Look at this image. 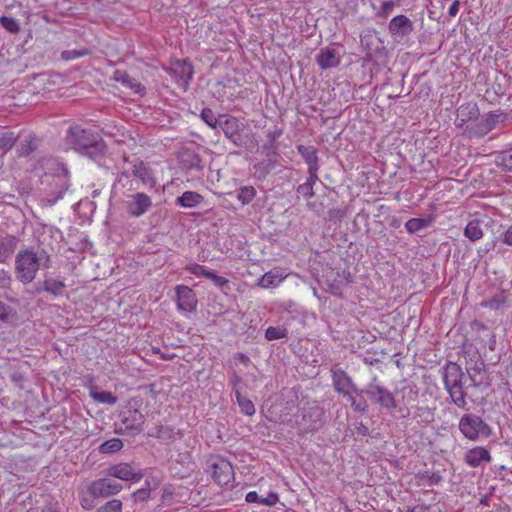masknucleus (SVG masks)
I'll use <instances>...</instances> for the list:
<instances>
[{
	"label": "nucleus",
	"mask_w": 512,
	"mask_h": 512,
	"mask_svg": "<svg viewBox=\"0 0 512 512\" xmlns=\"http://www.w3.org/2000/svg\"><path fill=\"white\" fill-rule=\"evenodd\" d=\"M480 116V111L476 103L468 102L460 105L456 111L455 125L458 128L467 130V125H470L474 120Z\"/></svg>",
	"instance_id": "13"
},
{
	"label": "nucleus",
	"mask_w": 512,
	"mask_h": 512,
	"mask_svg": "<svg viewBox=\"0 0 512 512\" xmlns=\"http://www.w3.org/2000/svg\"><path fill=\"white\" fill-rule=\"evenodd\" d=\"M203 197L194 191H186L176 199V204L184 208H194L198 206Z\"/></svg>",
	"instance_id": "28"
},
{
	"label": "nucleus",
	"mask_w": 512,
	"mask_h": 512,
	"mask_svg": "<svg viewBox=\"0 0 512 512\" xmlns=\"http://www.w3.org/2000/svg\"><path fill=\"white\" fill-rule=\"evenodd\" d=\"M316 62L323 70L337 67L341 62L339 52L331 46L321 48L316 56Z\"/></svg>",
	"instance_id": "19"
},
{
	"label": "nucleus",
	"mask_w": 512,
	"mask_h": 512,
	"mask_svg": "<svg viewBox=\"0 0 512 512\" xmlns=\"http://www.w3.org/2000/svg\"><path fill=\"white\" fill-rule=\"evenodd\" d=\"M319 168H308V178L306 183H310L314 187L315 183L319 180L318 178Z\"/></svg>",
	"instance_id": "57"
},
{
	"label": "nucleus",
	"mask_w": 512,
	"mask_h": 512,
	"mask_svg": "<svg viewBox=\"0 0 512 512\" xmlns=\"http://www.w3.org/2000/svg\"><path fill=\"white\" fill-rule=\"evenodd\" d=\"M236 400L241 411L248 416H252L255 413V406L253 402L247 397L241 394V391H236Z\"/></svg>",
	"instance_id": "34"
},
{
	"label": "nucleus",
	"mask_w": 512,
	"mask_h": 512,
	"mask_svg": "<svg viewBox=\"0 0 512 512\" xmlns=\"http://www.w3.org/2000/svg\"><path fill=\"white\" fill-rule=\"evenodd\" d=\"M81 505L86 510H89L93 507L92 501L86 498L82 499Z\"/></svg>",
	"instance_id": "63"
},
{
	"label": "nucleus",
	"mask_w": 512,
	"mask_h": 512,
	"mask_svg": "<svg viewBox=\"0 0 512 512\" xmlns=\"http://www.w3.org/2000/svg\"><path fill=\"white\" fill-rule=\"evenodd\" d=\"M16 245V239L10 238L8 242L0 243V264L5 263L13 254Z\"/></svg>",
	"instance_id": "37"
},
{
	"label": "nucleus",
	"mask_w": 512,
	"mask_h": 512,
	"mask_svg": "<svg viewBox=\"0 0 512 512\" xmlns=\"http://www.w3.org/2000/svg\"><path fill=\"white\" fill-rule=\"evenodd\" d=\"M51 267V256L45 249H21L15 256L14 273L23 285L32 283L38 271Z\"/></svg>",
	"instance_id": "1"
},
{
	"label": "nucleus",
	"mask_w": 512,
	"mask_h": 512,
	"mask_svg": "<svg viewBox=\"0 0 512 512\" xmlns=\"http://www.w3.org/2000/svg\"><path fill=\"white\" fill-rule=\"evenodd\" d=\"M464 460L467 465L470 467L476 468L480 466L483 462H490L491 455L490 452L481 446L474 447L468 450L465 453Z\"/></svg>",
	"instance_id": "20"
},
{
	"label": "nucleus",
	"mask_w": 512,
	"mask_h": 512,
	"mask_svg": "<svg viewBox=\"0 0 512 512\" xmlns=\"http://www.w3.org/2000/svg\"><path fill=\"white\" fill-rule=\"evenodd\" d=\"M177 435L181 436L180 432H176L173 427L166 425H157L148 431L149 437L157 438L162 441L173 440Z\"/></svg>",
	"instance_id": "25"
},
{
	"label": "nucleus",
	"mask_w": 512,
	"mask_h": 512,
	"mask_svg": "<svg viewBox=\"0 0 512 512\" xmlns=\"http://www.w3.org/2000/svg\"><path fill=\"white\" fill-rule=\"evenodd\" d=\"M218 128H221L225 136L235 145L239 146L241 144L239 132L243 129V124L236 117L220 115V124Z\"/></svg>",
	"instance_id": "11"
},
{
	"label": "nucleus",
	"mask_w": 512,
	"mask_h": 512,
	"mask_svg": "<svg viewBox=\"0 0 512 512\" xmlns=\"http://www.w3.org/2000/svg\"><path fill=\"white\" fill-rule=\"evenodd\" d=\"M123 486L112 477H104L93 481L88 490L95 498H107L118 494Z\"/></svg>",
	"instance_id": "7"
},
{
	"label": "nucleus",
	"mask_w": 512,
	"mask_h": 512,
	"mask_svg": "<svg viewBox=\"0 0 512 512\" xmlns=\"http://www.w3.org/2000/svg\"><path fill=\"white\" fill-rule=\"evenodd\" d=\"M131 173L144 187L155 188L157 180L154 177L153 171L142 161L137 160L131 163Z\"/></svg>",
	"instance_id": "17"
},
{
	"label": "nucleus",
	"mask_w": 512,
	"mask_h": 512,
	"mask_svg": "<svg viewBox=\"0 0 512 512\" xmlns=\"http://www.w3.org/2000/svg\"><path fill=\"white\" fill-rule=\"evenodd\" d=\"M65 287L66 285L63 281L56 279H46L43 282L42 290L52 294L53 296H60L62 295Z\"/></svg>",
	"instance_id": "31"
},
{
	"label": "nucleus",
	"mask_w": 512,
	"mask_h": 512,
	"mask_svg": "<svg viewBox=\"0 0 512 512\" xmlns=\"http://www.w3.org/2000/svg\"><path fill=\"white\" fill-rule=\"evenodd\" d=\"M287 337V330L282 327H268L265 331V338L269 341Z\"/></svg>",
	"instance_id": "43"
},
{
	"label": "nucleus",
	"mask_w": 512,
	"mask_h": 512,
	"mask_svg": "<svg viewBox=\"0 0 512 512\" xmlns=\"http://www.w3.org/2000/svg\"><path fill=\"white\" fill-rule=\"evenodd\" d=\"M498 121V116L493 113L483 115L481 118L478 117L470 125H467L465 133L469 137H483L494 129Z\"/></svg>",
	"instance_id": "10"
},
{
	"label": "nucleus",
	"mask_w": 512,
	"mask_h": 512,
	"mask_svg": "<svg viewBox=\"0 0 512 512\" xmlns=\"http://www.w3.org/2000/svg\"><path fill=\"white\" fill-rule=\"evenodd\" d=\"M362 392L366 393L369 399L381 408L390 410L397 407L394 394L385 387L377 384L376 378H374Z\"/></svg>",
	"instance_id": "6"
},
{
	"label": "nucleus",
	"mask_w": 512,
	"mask_h": 512,
	"mask_svg": "<svg viewBox=\"0 0 512 512\" xmlns=\"http://www.w3.org/2000/svg\"><path fill=\"white\" fill-rule=\"evenodd\" d=\"M331 373L333 387L337 393L348 398L352 394L358 392V388L354 384L352 378L344 370L340 368H333Z\"/></svg>",
	"instance_id": "9"
},
{
	"label": "nucleus",
	"mask_w": 512,
	"mask_h": 512,
	"mask_svg": "<svg viewBox=\"0 0 512 512\" xmlns=\"http://www.w3.org/2000/svg\"><path fill=\"white\" fill-rule=\"evenodd\" d=\"M256 190L253 186H244L237 191V199L243 204H249L255 197Z\"/></svg>",
	"instance_id": "39"
},
{
	"label": "nucleus",
	"mask_w": 512,
	"mask_h": 512,
	"mask_svg": "<svg viewBox=\"0 0 512 512\" xmlns=\"http://www.w3.org/2000/svg\"><path fill=\"white\" fill-rule=\"evenodd\" d=\"M429 219L424 218H411L405 223V228L409 233H416L430 224Z\"/></svg>",
	"instance_id": "35"
},
{
	"label": "nucleus",
	"mask_w": 512,
	"mask_h": 512,
	"mask_svg": "<svg viewBox=\"0 0 512 512\" xmlns=\"http://www.w3.org/2000/svg\"><path fill=\"white\" fill-rule=\"evenodd\" d=\"M88 54L87 49L66 50L61 53V58L66 61L74 60Z\"/></svg>",
	"instance_id": "51"
},
{
	"label": "nucleus",
	"mask_w": 512,
	"mask_h": 512,
	"mask_svg": "<svg viewBox=\"0 0 512 512\" xmlns=\"http://www.w3.org/2000/svg\"><path fill=\"white\" fill-rule=\"evenodd\" d=\"M200 117L209 127L213 129L218 128L220 124V115L216 117L210 108H203Z\"/></svg>",
	"instance_id": "40"
},
{
	"label": "nucleus",
	"mask_w": 512,
	"mask_h": 512,
	"mask_svg": "<svg viewBox=\"0 0 512 512\" xmlns=\"http://www.w3.org/2000/svg\"><path fill=\"white\" fill-rule=\"evenodd\" d=\"M107 475L113 479L117 478L124 481H139L142 478V474L135 472L132 466L128 463H119L113 465L108 469Z\"/></svg>",
	"instance_id": "18"
},
{
	"label": "nucleus",
	"mask_w": 512,
	"mask_h": 512,
	"mask_svg": "<svg viewBox=\"0 0 512 512\" xmlns=\"http://www.w3.org/2000/svg\"><path fill=\"white\" fill-rule=\"evenodd\" d=\"M213 479L222 487L232 486L234 480V469L231 463L221 459L212 465Z\"/></svg>",
	"instance_id": "12"
},
{
	"label": "nucleus",
	"mask_w": 512,
	"mask_h": 512,
	"mask_svg": "<svg viewBox=\"0 0 512 512\" xmlns=\"http://www.w3.org/2000/svg\"><path fill=\"white\" fill-rule=\"evenodd\" d=\"M282 132L281 130H275L268 133V138L270 142H274L276 139H278L281 136Z\"/></svg>",
	"instance_id": "62"
},
{
	"label": "nucleus",
	"mask_w": 512,
	"mask_h": 512,
	"mask_svg": "<svg viewBox=\"0 0 512 512\" xmlns=\"http://www.w3.org/2000/svg\"><path fill=\"white\" fill-rule=\"evenodd\" d=\"M506 302V295L503 291L495 294L492 298L485 301L483 305L490 309L498 310L500 309Z\"/></svg>",
	"instance_id": "41"
},
{
	"label": "nucleus",
	"mask_w": 512,
	"mask_h": 512,
	"mask_svg": "<svg viewBox=\"0 0 512 512\" xmlns=\"http://www.w3.org/2000/svg\"><path fill=\"white\" fill-rule=\"evenodd\" d=\"M173 70L179 75L180 79L187 85L193 77L192 65L186 62L176 63Z\"/></svg>",
	"instance_id": "32"
},
{
	"label": "nucleus",
	"mask_w": 512,
	"mask_h": 512,
	"mask_svg": "<svg viewBox=\"0 0 512 512\" xmlns=\"http://www.w3.org/2000/svg\"><path fill=\"white\" fill-rule=\"evenodd\" d=\"M185 270L195 276H202L204 278H207L210 272L205 266L196 263L187 265Z\"/></svg>",
	"instance_id": "48"
},
{
	"label": "nucleus",
	"mask_w": 512,
	"mask_h": 512,
	"mask_svg": "<svg viewBox=\"0 0 512 512\" xmlns=\"http://www.w3.org/2000/svg\"><path fill=\"white\" fill-rule=\"evenodd\" d=\"M323 415V410L318 406L305 410L298 424L300 433L307 434L320 429L323 425Z\"/></svg>",
	"instance_id": "8"
},
{
	"label": "nucleus",
	"mask_w": 512,
	"mask_h": 512,
	"mask_svg": "<svg viewBox=\"0 0 512 512\" xmlns=\"http://www.w3.org/2000/svg\"><path fill=\"white\" fill-rule=\"evenodd\" d=\"M313 188L314 187L312 185H310V183L305 182L298 186L297 192L299 194H301L303 197H305L306 199H310L314 196Z\"/></svg>",
	"instance_id": "53"
},
{
	"label": "nucleus",
	"mask_w": 512,
	"mask_h": 512,
	"mask_svg": "<svg viewBox=\"0 0 512 512\" xmlns=\"http://www.w3.org/2000/svg\"><path fill=\"white\" fill-rule=\"evenodd\" d=\"M122 502L118 499H113L102 505L97 512H121Z\"/></svg>",
	"instance_id": "47"
},
{
	"label": "nucleus",
	"mask_w": 512,
	"mask_h": 512,
	"mask_svg": "<svg viewBox=\"0 0 512 512\" xmlns=\"http://www.w3.org/2000/svg\"><path fill=\"white\" fill-rule=\"evenodd\" d=\"M231 383H232V387H233V391L236 393L237 390L240 391V384L242 383V379L239 375H237L236 373H233L232 377H231Z\"/></svg>",
	"instance_id": "59"
},
{
	"label": "nucleus",
	"mask_w": 512,
	"mask_h": 512,
	"mask_svg": "<svg viewBox=\"0 0 512 512\" xmlns=\"http://www.w3.org/2000/svg\"><path fill=\"white\" fill-rule=\"evenodd\" d=\"M495 163L503 170L512 172V148L499 152L495 157Z\"/></svg>",
	"instance_id": "29"
},
{
	"label": "nucleus",
	"mask_w": 512,
	"mask_h": 512,
	"mask_svg": "<svg viewBox=\"0 0 512 512\" xmlns=\"http://www.w3.org/2000/svg\"><path fill=\"white\" fill-rule=\"evenodd\" d=\"M177 296V308L184 312H192L196 309L197 298L195 292L188 286L177 285L175 287Z\"/></svg>",
	"instance_id": "16"
},
{
	"label": "nucleus",
	"mask_w": 512,
	"mask_h": 512,
	"mask_svg": "<svg viewBox=\"0 0 512 512\" xmlns=\"http://www.w3.org/2000/svg\"><path fill=\"white\" fill-rule=\"evenodd\" d=\"M16 316L15 310L8 304L0 301V320L8 323Z\"/></svg>",
	"instance_id": "44"
},
{
	"label": "nucleus",
	"mask_w": 512,
	"mask_h": 512,
	"mask_svg": "<svg viewBox=\"0 0 512 512\" xmlns=\"http://www.w3.org/2000/svg\"><path fill=\"white\" fill-rule=\"evenodd\" d=\"M502 242L508 246H512V225L504 232Z\"/></svg>",
	"instance_id": "58"
},
{
	"label": "nucleus",
	"mask_w": 512,
	"mask_h": 512,
	"mask_svg": "<svg viewBox=\"0 0 512 512\" xmlns=\"http://www.w3.org/2000/svg\"><path fill=\"white\" fill-rule=\"evenodd\" d=\"M18 136L12 131L0 132V150L7 152L12 149Z\"/></svg>",
	"instance_id": "33"
},
{
	"label": "nucleus",
	"mask_w": 512,
	"mask_h": 512,
	"mask_svg": "<svg viewBox=\"0 0 512 512\" xmlns=\"http://www.w3.org/2000/svg\"><path fill=\"white\" fill-rule=\"evenodd\" d=\"M13 279L8 270L0 269V289L10 290L12 287Z\"/></svg>",
	"instance_id": "49"
},
{
	"label": "nucleus",
	"mask_w": 512,
	"mask_h": 512,
	"mask_svg": "<svg viewBox=\"0 0 512 512\" xmlns=\"http://www.w3.org/2000/svg\"><path fill=\"white\" fill-rule=\"evenodd\" d=\"M64 140L69 148L93 160L101 159L106 152L104 140L97 133L79 125H71Z\"/></svg>",
	"instance_id": "2"
},
{
	"label": "nucleus",
	"mask_w": 512,
	"mask_h": 512,
	"mask_svg": "<svg viewBox=\"0 0 512 512\" xmlns=\"http://www.w3.org/2000/svg\"><path fill=\"white\" fill-rule=\"evenodd\" d=\"M132 497L134 498V500L136 502L138 501H145L147 500L149 497H150V490L149 489H139L137 491H135L133 494H132Z\"/></svg>",
	"instance_id": "56"
},
{
	"label": "nucleus",
	"mask_w": 512,
	"mask_h": 512,
	"mask_svg": "<svg viewBox=\"0 0 512 512\" xmlns=\"http://www.w3.org/2000/svg\"><path fill=\"white\" fill-rule=\"evenodd\" d=\"M297 150L305 160L308 168H319L318 151L314 146L298 145Z\"/></svg>",
	"instance_id": "27"
},
{
	"label": "nucleus",
	"mask_w": 512,
	"mask_h": 512,
	"mask_svg": "<svg viewBox=\"0 0 512 512\" xmlns=\"http://www.w3.org/2000/svg\"><path fill=\"white\" fill-rule=\"evenodd\" d=\"M464 235L471 241H477L483 237V230L478 220L470 221L465 229Z\"/></svg>",
	"instance_id": "30"
},
{
	"label": "nucleus",
	"mask_w": 512,
	"mask_h": 512,
	"mask_svg": "<svg viewBox=\"0 0 512 512\" xmlns=\"http://www.w3.org/2000/svg\"><path fill=\"white\" fill-rule=\"evenodd\" d=\"M0 24L10 33H17L20 30L18 22L12 17L1 16Z\"/></svg>",
	"instance_id": "45"
},
{
	"label": "nucleus",
	"mask_w": 512,
	"mask_h": 512,
	"mask_svg": "<svg viewBox=\"0 0 512 512\" xmlns=\"http://www.w3.org/2000/svg\"><path fill=\"white\" fill-rule=\"evenodd\" d=\"M91 397L99 403L114 405L117 402V397L108 391L91 392Z\"/></svg>",
	"instance_id": "42"
},
{
	"label": "nucleus",
	"mask_w": 512,
	"mask_h": 512,
	"mask_svg": "<svg viewBox=\"0 0 512 512\" xmlns=\"http://www.w3.org/2000/svg\"><path fill=\"white\" fill-rule=\"evenodd\" d=\"M388 31L392 37L403 39L414 31V23L405 15H397L390 20Z\"/></svg>",
	"instance_id": "15"
},
{
	"label": "nucleus",
	"mask_w": 512,
	"mask_h": 512,
	"mask_svg": "<svg viewBox=\"0 0 512 512\" xmlns=\"http://www.w3.org/2000/svg\"><path fill=\"white\" fill-rule=\"evenodd\" d=\"M274 165L271 160H264L254 165L255 173H259L260 176H266L272 169Z\"/></svg>",
	"instance_id": "50"
},
{
	"label": "nucleus",
	"mask_w": 512,
	"mask_h": 512,
	"mask_svg": "<svg viewBox=\"0 0 512 512\" xmlns=\"http://www.w3.org/2000/svg\"><path fill=\"white\" fill-rule=\"evenodd\" d=\"M113 79L116 82L121 83L123 86L130 88L137 94L143 95L145 93V87L136 79L132 78L126 71L119 69L115 70L113 73Z\"/></svg>",
	"instance_id": "21"
},
{
	"label": "nucleus",
	"mask_w": 512,
	"mask_h": 512,
	"mask_svg": "<svg viewBox=\"0 0 512 512\" xmlns=\"http://www.w3.org/2000/svg\"><path fill=\"white\" fill-rule=\"evenodd\" d=\"M282 271L279 269H273L265 273L258 281V286L261 288H273L277 287L284 279Z\"/></svg>",
	"instance_id": "23"
},
{
	"label": "nucleus",
	"mask_w": 512,
	"mask_h": 512,
	"mask_svg": "<svg viewBox=\"0 0 512 512\" xmlns=\"http://www.w3.org/2000/svg\"><path fill=\"white\" fill-rule=\"evenodd\" d=\"M442 378L451 402L459 408L466 409L465 374L461 366L455 362L448 361L442 368Z\"/></svg>",
	"instance_id": "4"
},
{
	"label": "nucleus",
	"mask_w": 512,
	"mask_h": 512,
	"mask_svg": "<svg viewBox=\"0 0 512 512\" xmlns=\"http://www.w3.org/2000/svg\"><path fill=\"white\" fill-rule=\"evenodd\" d=\"M458 427L462 435L470 441L488 437L491 432L489 425L473 413L464 414L459 420Z\"/></svg>",
	"instance_id": "5"
},
{
	"label": "nucleus",
	"mask_w": 512,
	"mask_h": 512,
	"mask_svg": "<svg viewBox=\"0 0 512 512\" xmlns=\"http://www.w3.org/2000/svg\"><path fill=\"white\" fill-rule=\"evenodd\" d=\"M207 279H210L214 285L220 287V288H223L224 286H227L228 283H229V280L222 277V276H218L217 274H215L213 271L210 270L209 274H208V277Z\"/></svg>",
	"instance_id": "54"
},
{
	"label": "nucleus",
	"mask_w": 512,
	"mask_h": 512,
	"mask_svg": "<svg viewBox=\"0 0 512 512\" xmlns=\"http://www.w3.org/2000/svg\"><path fill=\"white\" fill-rule=\"evenodd\" d=\"M395 7V2L393 0L384 1L381 4L380 11L378 12V16L381 18H387L393 11Z\"/></svg>",
	"instance_id": "52"
},
{
	"label": "nucleus",
	"mask_w": 512,
	"mask_h": 512,
	"mask_svg": "<svg viewBox=\"0 0 512 512\" xmlns=\"http://www.w3.org/2000/svg\"><path fill=\"white\" fill-rule=\"evenodd\" d=\"M45 167L48 169L42 177L41 184L43 188L44 197L42 202L46 206L54 205L59 199L63 197L69 187V172L65 164L55 160L47 159Z\"/></svg>",
	"instance_id": "3"
},
{
	"label": "nucleus",
	"mask_w": 512,
	"mask_h": 512,
	"mask_svg": "<svg viewBox=\"0 0 512 512\" xmlns=\"http://www.w3.org/2000/svg\"><path fill=\"white\" fill-rule=\"evenodd\" d=\"M329 215H330L331 218L334 217V216L342 218L343 217V212L341 210H339V209H335V210H331L329 212Z\"/></svg>",
	"instance_id": "64"
},
{
	"label": "nucleus",
	"mask_w": 512,
	"mask_h": 512,
	"mask_svg": "<svg viewBox=\"0 0 512 512\" xmlns=\"http://www.w3.org/2000/svg\"><path fill=\"white\" fill-rule=\"evenodd\" d=\"M131 175V168L120 172L116 178L114 187L118 188L119 186H121L122 188H126V183H123V180H129Z\"/></svg>",
	"instance_id": "55"
},
{
	"label": "nucleus",
	"mask_w": 512,
	"mask_h": 512,
	"mask_svg": "<svg viewBox=\"0 0 512 512\" xmlns=\"http://www.w3.org/2000/svg\"><path fill=\"white\" fill-rule=\"evenodd\" d=\"M37 142L38 139L34 135L29 134L28 136H26L24 142L21 143L19 155L28 156L30 153L35 151L37 148Z\"/></svg>",
	"instance_id": "36"
},
{
	"label": "nucleus",
	"mask_w": 512,
	"mask_h": 512,
	"mask_svg": "<svg viewBox=\"0 0 512 512\" xmlns=\"http://www.w3.org/2000/svg\"><path fill=\"white\" fill-rule=\"evenodd\" d=\"M427 477H428L429 484H431V485L438 484L442 480V477L438 472L432 473L431 475H429Z\"/></svg>",
	"instance_id": "61"
},
{
	"label": "nucleus",
	"mask_w": 512,
	"mask_h": 512,
	"mask_svg": "<svg viewBox=\"0 0 512 512\" xmlns=\"http://www.w3.org/2000/svg\"><path fill=\"white\" fill-rule=\"evenodd\" d=\"M246 501L271 507L279 501V496L275 492H269L266 497H262L256 491H250L246 495Z\"/></svg>",
	"instance_id": "26"
},
{
	"label": "nucleus",
	"mask_w": 512,
	"mask_h": 512,
	"mask_svg": "<svg viewBox=\"0 0 512 512\" xmlns=\"http://www.w3.org/2000/svg\"><path fill=\"white\" fill-rule=\"evenodd\" d=\"M459 9H460V1L455 0L452 3V5L450 6L448 13L451 17H455L458 14Z\"/></svg>",
	"instance_id": "60"
},
{
	"label": "nucleus",
	"mask_w": 512,
	"mask_h": 512,
	"mask_svg": "<svg viewBox=\"0 0 512 512\" xmlns=\"http://www.w3.org/2000/svg\"><path fill=\"white\" fill-rule=\"evenodd\" d=\"M152 206L151 198L142 192H137L130 196L127 201V212L133 217H140L145 214Z\"/></svg>",
	"instance_id": "14"
},
{
	"label": "nucleus",
	"mask_w": 512,
	"mask_h": 512,
	"mask_svg": "<svg viewBox=\"0 0 512 512\" xmlns=\"http://www.w3.org/2000/svg\"><path fill=\"white\" fill-rule=\"evenodd\" d=\"M123 447V443L119 438H112L105 441L99 446V451L104 454L115 453Z\"/></svg>",
	"instance_id": "38"
},
{
	"label": "nucleus",
	"mask_w": 512,
	"mask_h": 512,
	"mask_svg": "<svg viewBox=\"0 0 512 512\" xmlns=\"http://www.w3.org/2000/svg\"><path fill=\"white\" fill-rule=\"evenodd\" d=\"M122 423L126 429L140 432L144 424V416L138 410H128L124 413Z\"/></svg>",
	"instance_id": "22"
},
{
	"label": "nucleus",
	"mask_w": 512,
	"mask_h": 512,
	"mask_svg": "<svg viewBox=\"0 0 512 512\" xmlns=\"http://www.w3.org/2000/svg\"><path fill=\"white\" fill-rule=\"evenodd\" d=\"M348 401H350L351 407L361 413H366L368 410V404L366 400L363 397H360L357 399L353 394L347 398Z\"/></svg>",
	"instance_id": "46"
},
{
	"label": "nucleus",
	"mask_w": 512,
	"mask_h": 512,
	"mask_svg": "<svg viewBox=\"0 0 512 512\" xmlns=\"http://www.w3.org/2000/svg\"><path fill=\"white\" fill-rule=\"evenodd\" d=\"M180 164L186 170L202 169V159L192 150H185L181 153Z\"/></svg>",
	"instance_id": "24"
}]
</instances>
